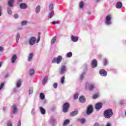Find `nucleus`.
<instances>
[{
  "instance_id": "nucleus-11",
  "label": "nucleus",
  "mask_w": 126,
  "mask_h": 126,
  "mask_svg": "<svg viewBox=\"0 0 126 126\" xmlns=\"http://www.w3.org/2000/svg\"><path fill=\"white\" fill-rule=\"evenodd\" d=\"M99 73L101 76H107V71H106L104 69L99 70Z\"/></svg>"
},
{
  "instance_id": "nucleus-14",
  "label": "nucleus",
  "mask_w": 126,
  "mask_h": 126,
  "mask_svg": "<svg viewBox=\"0 0 126 126\" xmlns=\"http://www.w3.org/2000/svg\"><path fill=\"white\" fill-rule=\"evenodd\" d=\"M71 40L72 42H74V43L77 42L78 41V37L72 35L71 37Z\"/></svg>"
},
{
  "instance_id": "nucleus-28",
  "label": "nucleus",
  "mask_w": 126,
  "mask_h": 126,
  "mask_svg": "<svg viewBox=\"0 0 126 126\" xmlns=\"http://www.w3.org/2000/svg\"><path fill=\"white\" fill-rule=\"evenodd\" d=\"M69 124V120L68 119H67L64 122L63 126H68Z\"/></svg>"
},
{
  "instance_id": "nucleus-12",
  "label": "nucleus",
  "mask_w": 126,
  "mask_h": 126,
  "mask_svg": "<svg viewBox=\"0 0 126 126\" xmlns=\"http://www.w3.org/2000/svg\"><path fill=\"white\" fill-rule=\"evenodd\" d=\"M93 112V109H92V105H90L88 106L87 110V115H91Z\"/></svg>"
},
{
  "instance_id": "nucleus-44",
  "label": "nucleus",
  "mask_w": 126,
  "mask_h": 126,
  "mask_svg": "<svg viewBox=\"0 0 126 126\" xmlns=\"http://www.w3.org/2000/svg\"><path fill=\"white\" fill-rule=\"evenodd\" d=\"M64 83V76H63L61 78V83L62 84H63Z\"/></svg>"
},
{
  "instance_id": "nucleus-26",
  "label": "nucleus",
  "mask_w": 126,
  "mask_h": 126,
  "mask_svg": "<svg viewBox=\"0 0 126 126\" xmlns=\"http://www.w3.org/2000/svg\"><path fill=\"white\" fill-rule=\"evenodd\" d=\"M56 40H57V36H54L51 40V45H54L55 42H56Z\"/></svg>"
},
{
  "instance_id": "nucleus-64",
  "label": "nucleus",
  "mask_w": 126,
  "mask_h": 126,
  "mask_svg": "<svg viewBox=\"0 0 126 126\" xmlns=\"http://www.w3.org/2000/svg\"><path fill=\"white\" fill-rule=\"evenodd\" d=\"M125 116H126V111L125 112Z\"/></svg>"
},
{
  "instance_id": "nucleus-62",
  "label": "nucleus",
  "mask_w": 126,
  "mask_h": 126,
  "mask_svg": "<svg viewBox=\"0 0 126 126\" xmlns=\"http://www.w3.org/2000/svg\"><path fill=\"white\" fill-rule=\"evenodd\" d=\"M88 14H91V13L90 12V11H89V12H88Z\"/></svg>"
},
{
  "instance_id": "nucleus-40",
  "label": "nucleus",
  "mask_w": 126,
  "mask_h": 126,
  "mask_svg": "<svg viewBox=\"0 0 126 126\" xmlns=\"http://www.w3.org/2000/svg\"><path fill=\"white\" fill-rule=\"evenodd\" d=\"M29 94H32V93H33V88H30L29 90Z\"/></svg>"
},
{
  "instance_id": "nucleus-22",
  "label": "nucleus",
  "mask_w": 126,
  "mask_h": 126,
  "mask_svg": "<svg viewBox=\"0 0 126 126\" xmlns=\"http://www.w3.org/2000/svg\"><path fill=\"white\" fill-rule=\"evenodd\" d=\"M22 84V82L21 81V80H18L17 81L16 83V87L17 88H19L21 86V84Z\"/></svg>"
},
{
  "instance_id": "nucleus-43",
  "label": "nucleus",
  "mask_w": 126,
  "mask_h": 126,
  "mask_svg": "<svg viewBox=\"0 0 126 126\" xmlns=\"http://www.w3.org/2000/svg\"><path fill=\"white\" fill-rule=\"evenodd\" d=\"M7 126H12V122L11 121H8L7 123Z\"/></svg>"
},
{
  "instance_id": "nucleus-10",
  "label": "nucleus",
  "mask_w": 126,
  "mask_h": 126,
  "mask_svg": "<svg viewBox=\"0 0 126 126\" xmlns=\"http://www.w3.org/2000/svg\"><path fill=\"white\" fill-rule=\"evenodd\" d=\"M91 66L92 68H95V67H97V61L96 60L94 59L92 61Z\"/></svg>"
},
{
  "instance_id": "nucleus-49",
  "label": "nucleus",
  "mask_w": 126,
  "mask_h": 126,
  "mask_svg": "<svg viewBox=\"0 0 126 126\" xmlns=\"http://www.w3.org/2000/svg\"><path fill=\"white\" fill-rule=\"evenodd\" d=\"M35 114V109H34V108H33L32 110V115H34Z\"/></svg>"
},
{
  "instance_id": "nucleus-15",
  "label": "nucleus",
  "mask_w": 126,
  "mask_h": 126,
  "mask_svg": "<svg viewBox=\"0 0 126 126\" xmlns=\"http://www.w3.org/2000/svg\"><path fill=\"white\" fill-rule=\"evenodd\" d=\"M20 7L22 9H26V8H27V4L25 3H21L20 4Z\"/></svg>"
},
{
  "instance_id": "nucleus-35",
  "label": "nucleus",
  "mask_w": 126,
  "mask_h": 126,
  "mask_svg": "<svg viewBox=\"0 0 126 126\" xmlns=\"http://www.w3.org/2000/svg\"><path fill=\"white\" fill-rule=\"evenodd\" d=\"M79 95V94H78V93H76V94H75L74 95V99H77L78 98Z\"/></svg>"
},
{
  "instance_id": "nucleus-21",
  "label": "nucleus",
  "mask_w": 126,
  "mask_h": 126,
  "mask_svg": "<svg viewBox=\"0 0 126 126\" xmlns=\"http://www.w3.org/2000/svg\"><path fill=\"white\" fill-rule=\"evenodd\" d=\"M34 56V54L33 53H31L29 54L28 56V62H31L32 61V59H33V57Z\"/></svg>"
},
{
  "instance_id": "nucleus-25",
  "label": "nucleus",
  "mask_w": 126,
  "mask_h": 126,
  "mask_svg": "<svg viewBox=\"0 0 126 126\" xmlns=\"http://www.w3.org/2000/svg\"><path fill=\"white\" fill-rule=\"evenodd\" d=\"M55 13V11L54 10L51 11V12L49 14V18H52L53 16H54V14Z\"/></svg>"
},
{
  "instance_id": "nucleus-38",
  "label": "nucleus",
  "mask_w": 126,
  "mask_h": 126,
  "mask_svg": "<svg viewBox=\"0 0 126 126\" xmlns=\"http://www.w3.org/2000/svg\"><path fill=\"white\" fill-rule=\"evenodd\" d=\"M53 7H54V5H53V4H50L49 5V9L50 11H52V10H53Z\"/></svg>"
},
{
  "instance_id": "nucleus-13",
  "label": "nucleus",
  "mask_w": 126,
  "mask_h": 126,
  "mask_svg": "<svg viewBox=\"0 0 126 126\" xmlns=\"http://www.w3.org/2000/svg\"><path fill=\"white\" fill-rule=\"evenodd\" d=\"M16 60H17V56L16 55H13L11 59L12 63H14L16 62Z\"/></svg>"
},
{
  "instance_id": "nucleus-2",
  "label": "nucleus",
  "mask_w": 126,
  "mask_h": 126,
  "mask_svg": "<svg viewBox=\"0 0 126 126\" xmlns=\"http://www.w3.org/2000/svg\"><path fill=\"white\" fill-rule=\"evenodd\" d=\"M96 88L94 83H89L88 82L86 83L85 89H88L90 91H92L94 89Z\"/></svg>"
},
{
  "instance_id": "nucleus-18",
  "label": "nucleus",
  "mask_w": 126,
  "mask_h": 126,
  "mask_svg": "<svg viewBox=\"0 0 126 126\" xmlns=\"http://www.w3.org/2000/svg\"><path fill=\"white\" fill-rule=\"evenodd\" d=\"M12 112H13V114L17 113V106L15 105H14L12 106Z\"/></svg>"
},
{
  "instance_id": "nucleus-8",
  "label": "nucleus",
  "mask_w": 126,
  "mask_h": 126,
  "mask_svg": "<svg viewBox=\"0 0 126 126\" xmlns=\"http://www.w3.org/2000/svg\"><path fill=\"white\" fill-rule=\"evenodd\" d=\"M35 43H36V38L34 36L31 37L29 39L30 45L31 46H33V45L35 44Z\"/></svg>"
},
{
  "instance_id": "nucleus-51",
  "label": "nucleus",
  "mask_w": 126,
  "mask_h": 126,
  "mask_svg": "<svg viewBox=\"0 0 126 126\" xmlns=\"http://www.w3.org/2000/svg\"><path fill=\"white\" fill-rule=\"evenodd\" d=\"M13 91L14 92H18V89H17V88H15L14 89H13Z\"/></svg>"
},
{
  "instance_id": "nucleus-24",
  "label": "nucleus",
  "mask_w": 126,
  "mask_h": 126,
  "mask_svg": "<svg viewBox=\"0 0 126 126\" xmlns=\"http://www.w3.org/2000/svg\"><path fill=\"white\" fill-rule=\"evenodd\" d=\"M77 114H78V110H76L75 111H73V112H71L70 114V115L72 117H74V116H76V115H77Z\"/></svg>"
},
{
  "instance_id": "nucleus-50",
  "label": "nucleus",
  "mask_w": 126,
  "mask_h": 126,
  "mask_svg": "<svg viewBox=\"0 0 126 126\" xmlns=\"http://www.w3.org/2000/svg\"><path fill=\"white\" fill-rule=\"evenodd\" d=\"M9 75V74H8V73H6V74H5V75H4L5 78L8 77Z\"/></svg>"
},
{
  "instance_id": "nucleus-27",
  "label": "nucleus",
  "mask_w": 126,
  "mask_h": 126,
  "mask_svg": "<svg viewBox=\"0 0 126 126\" xmlns=\"http://www.w3.org/2000/svg\"><path fill=\"white\" fill-rule=\"evenodd\" d=\"M7 13L9 15L12 14V10H11V7H7Z\"/></svg>"
},
{
  "instance_id": "nucleus-6",
  "label": "nucleus",
  "mask_w": 126,
  "mask_h": 126,
  "mask_svg": "<svg viewBox=\"0 0 126 126\" xmlns=\"http://www.w3.org/2000/svg\"><path fill=\"white\" fill-rule=\"evenodd\" d=\"M69 108V103L68 102L65 103L63 105V113H67L68 108Z\"/></svg>"
},
{
  "instance_id": "nucleus-30",
  "label": "nucleus",
  "mask_w": 126,
  "mask_h": 126,
  "mask_svg": "<svg viewBox=\"0 0 126 126\" xmlns=\"http://www.w3.org/2000/svg\"><path fill=\"white\" fill-rule=\"evenodd\" d=\"M35 73V70L34 69L32 68L30 70V75H33Z\"/></svg>"
},
{
  "instance_id": "nucleus-60",
  "label": "nucleus",
  "mask_w": 126,
  "mask_h": 126,
  "mask_svg": "<svg viewBox=\"0 0 126 126\" xmlns=\"http://www.w3.org/2000/svg\"><path fill=\"white\" fill-rule=\"evenodd\" d=\"M2 110L3 111H5V110H6V107H3Z\"/></svg>"
},
{
  "instance_id": "nucleus-16",
  "label": "nucleus",
  "mask_w": 126,
  "mask_h": 126,
  "mask_svg": "<svg viewBox=\"0 0 126 126\" xmlns=\"http://www.w3.org/2000/svg\"><path fill=\"white\" fill-rule=\"evenodd\" d=\"M79 101L81 103H85V102H86L85 96H84V95L81 96L79 98Z\"/></svg>"
},
{
  "instance_id": "nucleus-19",
  "label": "nucleus",
  "mask_w": 126,
  "mask_h": 126,
  "mask_svg": "<svg viewBox=\"0 0 126 126\" xmlns=\"http://www.w3.org/2000/svg\"><path fill=\"white\" fill-rule=\"evenodd\" d=\"M40 10H41V6L38 5L35 8V13L37 14L40 13Z\"/></svg>"
},
{
  "instance_id": "nucleus-1",
  "label": "nucleus",
  "mask_w": 126,
  "mask_h": 126,
  "mask_svg": "<svg viewBox=\"0 0 126 126\" xmlns=\"http://www.w3.org/2000/svg\"><path fill=\"white\" fill-rule=\"evenodd\" d=\"M114 113H113V110L112 109H106L104 111L103 116L105 119H111Z\"/></svg>"
},
{
  "instance_id": "nucleus-4",
  "label": "nucleus",
  "mask_w": 126,
  "mask_h": 126,
  "mask_svg": "<svg viewBox=\"0 0 126 126\" xmlns=\"http://www.w3.org/2000/svg\"><path fill=\"white\" fill-rule=\"evenodd\" d=\"M112 15H108L105 18V24L106 25H111L112 22Z\"/></svg>"
},
{
  "instance_id": "nucleus-55",
  "label": "nucleus",
  "mask_w": 126,
  "mask_h": 126,
  "mask_svg": "<svg viewBox=\"0 0 126 126\" xmlns=\"http://www.w3.org/2000/svg\"><path fill=\"white\" fill-rule=\"evenodd\" d=\"M106 126H112V124H111V123L108 122V123H107Z\"/></svg>"
},
{
  "instance_id": "nucleus-7",
  "label": "nucleus",
  "mask_w": 126,
  "mask_h": 126,
  "mask_svg": "<svg viewBox=\"0 0 126 126\" xmlns=\"http://www.w3.org/2000/svg\"><path fill=\"white\" fill-rule=\"evenodd\" d=\"M49 123L51 124L53 126H55L57 124V120L53 117H51L49 120Z\"/></svg>"
},
{
  "instance_id": "nucleus-48",
  "label": "nucleus",
  "mask_w": 126,
  "mask_h": 126,
  "mask_svg": "<svg viewBox=\"0 0 126 126\" xmlns=\"http://www.w3.org/2000/svg\"><path fill=\"white\" fill-rule=\"evenodd\" d=\"M93 99H97L98 98V95L97 94H94L93 96Z\"/></svg>"
},
{
  "instance_id": "nucleus-39",
  "label": "nucleus",
  "mask_w": 126,
  "mask_h": 126,
  "mask_svg": "<svg viewBox=\"0 0 126 126\" xmlns=\"http://www.w3.org/2000/svg\"><path fill=\"white\" fill-rule=\"evenodd\" d=\"M103 63L104 65H107V64H108V60H107L106 59H104L103 60Z\"/></svg>"
},
{
  "instance_id": "nucleus-59",
  "label": "nucleus",
  "mask_w": 126,
  "mask_h": 126,
  "mask_svg": "<svg viewBox=\"0 0 126 126\" xmlns=\"http://www.w3.org/2000/svg\"><path fill=\"white\" fill-rule=\"evenodd\" d=\"M120 104H121V105H122V104H124V100H121Z\"/></svg>"
},
{
  "instance_id": "nucleus-57",
  "label": "nucleus",
  "mask_w": 126,
  "mask_h": 126,
  "mask_svg": "<svg viewBox=\"0 0 126 126\" xmlns=\"http://www.w3.org/2000/svg\"><path fill=\"white\" fill-rule=\"evenodd\" d=\"M94 126H99V124L98 123H95Z\"/></svg>"
},
{
  "instance_id": "nucleus-37",
  "label": "nucleus",
  "mask_w": 126,
  "mask_h": 126,
  "mask_svg": "<svg viewBox=\"0 0 126 126\" xmlns=\"http://www.w3.org/2000/svg\"><path fill=\"white\" fill-rule=\"evenodd\" d=\"M84 75H85V72H83L80 76V79H81V80H82L83 78H84Z\"/></svg>"
},
{
  "instance_id": "nucleus-5",
  "label": "nucleus",
  "mask_w": 126,
  "mask_h": 126,
  "mask_svg": "<svg viewBox=\"0 0 126 126\" xmlns=\"http://www.w3.org/2000/svg\"><path fill=\"white\" fill-rule=\"evenodd\" d=\"M66 71V65H62L59 70V73L60 74H63Z\"/></svg>"
},
{
  "instance_id": "nucleus-20",
  "label": "nucleus",
  "mask_w": 126,
  "mask_h": 126,
  "mask_svg": "<svg viewBox=\"0 0 126 126\" xmlns=\"http://www.w3.org/2000/svg\"><path fill=\"white\" fill-rule=\"evenodd\" d=\"M123 6V4L120 1L117 2L116 3V8H121Z\"/></svg>"
},
{
  "instance_id": "nucleus-41",
  "label": "nucleus",
  "mask_w": 126,
  "mask_h": 126,
  "mask_svg": "<svg viewBox=\"0 0 126 126\" xmlns=\"http://www.w3.org/2000/svg\"><path fill=\"white\" fill-rule=\"evenodd\" d=\"M84 5V3H83V1H81L80 3V5H79L80 8H82V7H83Z\"/></svg>"
},
{
  "instance_id": "nucleus-33",
  "label": "nucleus",
  "mask_w": 126,
  "mask_h": 126,
  "mask_svg": "<svg viewBox=\"0 0 126 126\" xmlns=\"http://www.w3.org/2000/svg\"><path fill=\"white\" fill-rule=\"evenodd\" d=\"M40 99H41V100H44V99H45V94H44V93H40Z\"/></svg>"
},
{
  "instance_id": "nucleus-45",
  "label": "nucleus",
  "mask_w": 126,
  "mask_h": 126,
  "mask_svg": "<svg viewBox=\"0 0 126 126\" xmlns=\"http://www.w3.org/2000/svg\"><path fill=\"white\" fill-rule=\"evenodd\" d=\"M2 7L0 6V17L1 16V14H2Z\"/></svg>"
},
{
  "instance_id": "nucleus-58",
  "label": "nucleus",
  "mask_w": 126,
  "mask_h": 126,
  "mask_svg": "<svg viewBox=\"0 0 126 126\" xmlns=\"http://www.w3.org/2000/svg\"><path fill=\"white\" fill-rule=\"evenodd\" d=\"M38 42H40V37H39V38L37 39V41H36V43H38Z\"/></svg>"
},
{
  "instance_id": "nucleus-31",
  "label": "nucleus",
  "mask_w": 126,
  "mask_h": 126,
  "mask_svg": "<svg viewBox=\"0 0 126 126\" xmlns=\"http://www.w3.org/2000/svg\"><path fill=\"white\" fill-rule=\"evenodd\" d=\"M48 81V76H46L43 78L42 81V84H46V82Z\"/></svg>"
},
{
  "instance_id": "nucleus-23",
  "label": "nucleus",
  "mask_w": 126,
  "mask_h": 126,
  "mask_svg": "<svg viewBox=\"0 0 126 126\" xmlns=\"http://www.w3.org/2000/svg\"><path fill=\"white\" fill-rule=\"evenodd\" d=\"M40 112L42 115H45L46 114V110L42 107H40Z\"/></svg>"
},
{
  "instance_id": "nucleus-54",
  "label": "nucleus",
  "mask_w": 126,
  "mask_h": 126,
  "mask_svg": "<svg viewBox=\"0 0 126 126\" xmlns=\"http://www.w3.org/2000/svg\"><path fill=\"white\" fill-rule=\"evenodd\" d=\"M3 51V47L0 46V53H1Z\"/></svg>"
},
{
  "instance_id": "nucleus-34",
  "label": "nucleus",
  "mask_w": 126,
  "mask_h": 126,
  "mask_svg": "<svg viewBox=\"0 0 126 126\" xmlns=\"http://www.w3.org/2000/svg\"><path fill=\"white\" fill-rule=\"evenodd\" d=\"M78 122H80L81 124H84L85 123V119H78Z\"/></svg>"
},
{
  "instance_id": "nucleus-56",
  "label": "nucleus",
  "mask_w": 126,
  "mask_h": 126,
  "mask_svg": "<svg viewBox=\"0 0 126 126\" xmlns=\"http://www.w3.org/2000/svg\"><path fill=\"white\" fill-rule=\"evenodd\" d=\"M23 0H18V4H19L20 2H22Z\"/></svg>"
},
{
  "instance_id": "nucleus-52",
  "label": "nucleus",
  "mask_w": 126,
  "mask_h": 126,
  "mask_svg": "<svg viewBox=\"0 0 126 126\" xmlns=\"http://www.w3.org/2000/svg\"><path fill=\"white\" fill-rule=\"evenodd\" d=\"M17 126H21V121L20 120L19 121Z\"/></svg>"
},
{
  "instance_id": "nucleus-9",
  "label": "nucleus",
  "mask_w": 126,
  "mask_h": 126,
  "mask_svg": "<svg viewBox=\"0 0 126 126\" xmlns=\"http://www.w3.org/2000/svg\"><path fill=\"white\" fill-rule=\"evenodd\" d=\"M102 106H103V104L100 102H98L95 105V109L97 111H99V110H101L102 108Z\"/></svg>"
},
{
  "instance_id": "nucleus-53",
  "label": "nucleus",
  "mask_w": 126,
  "mask_h": 126,
  "mask_svg": "<svg viewBox=\"0 0 126 126\" xmlns=\"http://www.w3.org/2000/svg\"><path fill=\"white\" fill-rule=\"evenodd\" d=\"M52 23L53 25H55V24H58V23H59V22L58 21H53V22H52Z\"/></svg>"
},
{
  "instance_id": "nucleus-47",
  "label": "nucleus",
  "mask_w": 126,
  "mask_h": 126,
  "mask_svg": "<svg viewBox=\"0 0 126 126\" xmlns=\"http://www.w3.org/2000/svg\"><path fill=\"white\" fill-rule=\"evenodd\" d=\"M14 18H15V19H17L18 18V17H19L18 14H15L14 15Z\"/></svg>"
},
{
  "instance_id": "nucleus-63",
  "label": "nucleus",
  "mask_w": 126,
  "mask_h": 126,
  "mask_svg": "<svg viewBox=\"0 0 126 126\" xmlns=\"http://www.w3.org/2000/svg\"><path fill=\"white\" fill-rule=\"evenodd\" d=\"M0 67H1V63H0Z\"/></svg>"
},
{
  "instance_id": "nucleus-61",
  "label": "nucleus",
  "mask_w": 126,
  "mask_h": 126,
  "mask_svg": "<svg viewBox=\"0 0 126 126\" xmlns=\"http://www.w3.org/2000/svg\"><path fill=\"white\" fill-rule=\"evenodd\" d=\"M95 1H96V2H98L100 1V0H95Z\"/></svg>"
},
{
  "instance_id": "nucleus-17",
  "label": "nucleus",
  "mask_w": 126,
  "mask_h": 126,
  "mask_svg": "<svg viewBox=\"0 0 126 126\" xmlns=\"http://www.w3.org/2000/svg\"><path fill=\"white\" fill-rule=\"evenodd\" d=\"M13 3H14V0H9L8 1V7H12Z\"/></svg>"
},
{
  "instance_id": "nucleus-32",
  "label": "nucleus",
  "mask_w": 126,
  "mask_h": 126,
  "mask_svg": "<svg viewBox=\"0 0 126 126\" xmlns=\"http://www.w3.org/2000/svg\"><path fill=\"white\" fill-rule=\"evenodd\" d=\"M28 23V21H23L21 22V26H25L27 25Z\"/></svg>"
},
{
  "instance_id": "nucleus-36",
  "label": "nucleus",
  "mask_w": 126,
  "mask_h": 126,
  "mask_svg": "<svg viewBox=\"0 0 126 126\" xmlns=\"http://www.w3.org/2000/svg\"><path fill=\"white\" fill-rule=\"evenodd\" d=\"M67 58H71L72 57V52H68L66 55Z\"/></svg>"
},
{
  "instance_id": "nucleus-3",
  "label": "nucleus",
  "mask_w": 126,
  "mask_h": 126,
  "mask_svg": "<svg viewBox=\"0 0 126 126\" xmlns=\"http://www.w3.org/2000/svg\"><path fill=\"white\" fill-rule=\"evenodd\" d=\"M63 61V56H60L57 58H55L53 59L52 63H57V64H60Z\"/></svg>"
},
{
  "instance_id": "nucleus-46",
  "label": "nucleus",
  "mask_w": 126,
  "mask_h": 126,
  "mask_svg": "<svg viewBox=\"0 0 126 126\" xmlns=\"http://www.w3.org/2000/svg\"><path fill=\"white\" fill-rule=\"evenodd\" d=\"M53 87H54V88H55V89L58 88V83H54L53 84Z\"/></svg>"
},
{
  "instance_id": "nucleus-29",
  "label": "nucleus",
  "mask_w": 126,
  "mask_h": 126,
  "mask_svg": "<svg viewBox=\"0 0 126 126\" xmlns=\"http://www.w3.org/2000/svg\"><path fill=\"white\" fill-rule=\"evenodd\" d=\"M20 38V34H19V33H17L16 36L17 43H18V41H19Z\"/></svg>"
},
{
  "instance_id": "nucleus-42",
  "label": "nucleus",
  "mask_w": 126,
  "mask_h": 126,
  "mask_svg": "<svg viewBox=\"0 0 126 126\" xmlns=\"http://www.w3.org/2000/svg\"><path fill=\"white\" fill-rule=\"evenodd\" d=\"M4 86V83H1L0 85V91L1 90L2 88H3V87Z\"/></svg>"
}]
</instances>
